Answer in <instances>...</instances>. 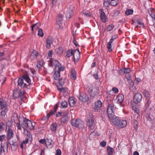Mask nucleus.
<instances>
[{
	"label": "nucleus",
	"instance_id": "nucleus-50",
	"mask_svg": "<svg viewBox=\"0 0 155 155\" xmlns=\"http://www.w3.org/2000/svg\"><path fill=\"white\" fill-rule=\"evenodd\" d=\"M109 4V2L107 0H104V5L105 7H108Z\"/></svg>",
	"mask_w": 155,
	"mask_h": 155
},
{
	"label": "nucleus",
	"instance_id": "nucleus-33",
	"mask_svg": "<svg viewBox=\"0 0 155 155\" xmlns=\"http://www.w3.org/2000/svg\"><path fill=\"white\" fill-rule=\"evenodd\" d=\"M68 120V117L66 114H64L61 119V123H64Z\"/></svg>",
	"mask_w": 155,
	"mask_h": 155
},
{
	"label": "nucleus",
	"instance_id": "nucleus-36",
	"mask_svg": "<svg viewBox=\"0 0 155 155\" xmlns=\"http://www.w3.org/2000/svg\"><path fill=\"white\" fill-rule=\"evenodd\" d=\"M38 56V53L36 51H34L30 56V58L31 59H33V58H36Z\"/></svg>",
	"mask_w": 155,
	"mask_h": 155
},
{
	"label": "nucleus",
	"instance_id": "nucleus-46",
	"mask_svg": "<svg viewBox=\"0 0 155 155\" xmlns=\"http://www.w3.org/2000/svg\"><path fill=\"white\" fill-rule=\"evenodd\" d=\"M114 27V26L113 25H109L107 28V30L108 31H110L112 30Z\"/></svg>",
	"mask_w": 155,
	"mask_h": 155
},
{
	"label": "nucleus",
	"instance_id": "nucleus-40",
	"mask_svg": "<svg viewBox=\"0 0 155 155\" xmlns=\"http://www.w3.org/2000/svg\"><path fill=\"white\" fill-rule=\"evenodd\" d=\"M73 51L72 50H69L67 51L66 52V56L68 57H69L73 54Z\"/></svg>",
	"mask_w": 155,
	"mask_h": 155
},
{
	"label": "nucleus",
	"instance_id": "nucleus-35",
	"mask_svg": "<svg viewBox=\"0 0 155 155\" xmlns=\"http://www.w3.org/2000/svg\"><path fill=\"white\" fill-rule=\"evenodd\" d=\"M133 108L135 113L137 114H138L140 112L139 107L137 106H135L133 107Z\"/></svg>",
	"mask_w": 155,
	"mask_h": 155
},
{
	"label": "nucleus",
	"instance_id": "nucleus-38",
	"mask_svg": "<svg viewBox=\"0 0 155 155\" xmlns=\"http://www.w3.org/2000/svg\"><path fill=\"white\" fill-rule=\"evenodd\" d=\"M66 16L67 18H70L73 15V13L67 11L66 13Z\"/></svg>",
	"mask_w": 155,
	"mask_h": 155
},
{
	"label": "nucleus",
	"instance_id": "nucleus-17",
	"mask_svg": "<svg viewBox=\"0 0 155 155\" xmlns=\"http://www.w3.org/2000/svg\"><path fill=\"white\" fill-rule=\"evenodd\" d=\"M57 23L60 28L63 27L61 26L62 23V15H59L58 16L57 19Z\"/></svg>",
	"mask_w": 155,
	"mask_h": 155
},
{
	"label": "nucleus",
	"instance_id": "nucleus-42",
	"mask_svg": "<svg viewBox=\"0 0 155 155\" xmlns=\"http://www.w3.org/2000/svg\"><path fill=\"white\" fill-rule=\"evenodd\" d=\"M144 27L143 23L142 21H139L137 25L136 26V27L139 28H143Z\"/></svg>",
	"mask_w": 155,
	"mask_h": 155
},
{
	"label": "nucleus",
	"instance_id": "nucleus-31",
	"mask_svg": "<svg viewBox=\"0 0 155 155\" xmlns=\"http://www.w3.org/2000/svg\"><path fill=\"white\" fill-rule=\"evenodd\" d=\"M22 78L23 79H24V80L25 82H27L28 84L30 83L31 80L28 76L26 75H24Z\"/></svg>",
	"mask_w": 155,
	"mask_h": 155
},
{
	"label": "nucleus",
	"instance_id": "nucleus-8",
	"mask_svg": "<svg viewBox=\"0 0 155 155\" xmlns=\"http://www.w3.org/2000/svg\"><path fill=\"white\" fill-rule=\"evenodd\" d=\"M78 97L81 101L83 102H86L88 100V96L84 92L80 93Z\"/></svg>",
	"mask_w": 155,
	"mask_h": 155
},
{
	"label": "nucleus",
	"instance_id": "nucleus-37",
	"mask_svg": "<svg viewBox=\"0 0 155 155\" xmlns=\"http://www.w3.org/2000/svg\"><path fill=\"white\" fill-rule=\"evenodd\" d=\"M143 94L144 95V97L146 98V99H148L150 96V94L147 91L145 90L143 93Z\"/></svg>",
	"mask_w": 155,
	"mask_h": 155
},
{
	"label": "nucleus",
	"instance_id": "nucleus-1",
	"mask_svg": "<svg viewBox=\"0 0 155 155\" xmlns=\"http://www.w3.org/2000/svg\"><path fill=\"white\" fill-rule=\"evenodd\" d=\"M0 109L2 110L1 112V117L3 120H5L7 117L6 113L8 111L6 103L5 102L0 99Z\"/></svg>",
	"mask_w": 155,
	"mask_h": 155
},
{
	"label": "nucleus",
	"instance_id": "nucleus-21",
	"mask_svg": "<svg viewBox=\"0 0 155 155\" xmlns=\"http://www.w3.org/2000/svg\"><path fill=\"white\" fill-rule=\"evenodd\" d=\"M57 108V106H55L54 107L53 110H51L50 112L47 114V119H48L51 116L53 115H54L56 112V110Z\"/></svg>",
	"mask_w": 155,
	"mask_h": 155
},
{
	"label": "nucleus",
	"instance_id": "nucleus-7",
	"mask_svg": "<svg viewBox=\"0 0 155 155\" xmlns=\"http://www.w3.org/2000/svg\"><path fill=\"white\" fill-rule=\"evenodd\" d=\"M24 79H23L22 78L18 79V85L21 88L24 89H27L28 87V86L29 85V84L27 85Z\"/></svg>",
	"mask_w": 155,
	"mask_h": 155
},
{
	"label": "nucleus",
	"instance_id": "nucleus-25",
	"mask_svg": "<svg viewBox=\"0 0 155 155\" xmlns=\"http://www.w3.org/2000/svg\"><path fill=\"white\" fill-rule=\"evenodd\" d=\"M76 78V74L74 70H72L71 71V78L73 80H75Z\"/></svg>",
	"mask_w": 155,
	"mask_h": 155
},
{
	"label": "nucleus",
	"instance_id": "nucleus-14",
	"mask_svg": "<svg viewBox=\"0 0 155 155\" xmlns=\"http://www.w3.org/2000/svg\"><path fill=\"white\" fill-rule=\"evenodd\" d=\"M25 93V92L23 90H19L17 91H16L14 93V95L15 96L16 98H19L21 97Z\"/></svg>",
	"mask_w": 155,
	"mask_h": 155
},
{
	"label": "nucleus",
	"instance_id": "nucleus-48",
	"mask_svg": "<svg viewBox=\"0 0 155 155\" xmlns=\"http://www.w3.org/2000/svg\"><path fill=\"white\" fill-rule=\"evenodd\" d=\"M151 101L150 99H148L145 104V107L146 108H147L149 106L150 104Z\"/></svg>",
	"mask_w": 155,
	"mask_h": 155
},
{
	"label": "nucleus",
	"instance_id": "nucleus-23",
	"mask_svg": "<svg viewBox=\"0 0 155 155\" xmlns=\"http://www.w3.org/2000/svg\"><path fill=\"white\" fill-rule=\"evenodd\" d=\"M124 96L123 94H119L118 95L117 97V100L118 102L120 103V105L122 104V102L124 100Z\"/></svg>",
	"mask_w": 155,
	"mask_h": 155
},
{
	"label": "nucleus",
	"instance_id": "nucleus-59",
	"mask_svg": "<svg viewBox=\"0 0 155 155\" xmlns=\"http://www.w3.org/2000/svg\"><path fill=\"white\" fill-rule=\"evenodd\" d=\"M112 90L115 93H117L118 92V89L116 87H113L112 89Z\"/></svg>",
	"mask_w": 155,
	"mask_h": 155
},
{
	"label": "nucleus",
	"instance_id": "nucleus-29",
	"mask_svg": "<svg viewBox=\"0 0 155 155\" xmlns=\"http://www.w3.org/2000/svg\"><path fill=\"white\" fill-rule=\"evenodd\" d=\"M57 126V125L56 123L52 124L50 126L51 130L52 131H55L56 130Z\"/></svg>",
	"mask_w": 155,
	"mask_h": 155
},
{
	"label": "nucleus",
	"instance_id": "nucleus-10",
	"mask_svg": "<svg viewBox=\"0 0 155 155\" xmlns=\"http://www.w3.org/2000/svg\"><path fill=\"white\" fill-rule=\"evenodd\" d=\"M142 98L141 94L139 93L136 94L134 98V102L136 104L139 103L142 100Z\"/></svg>",
	"mask_w": 155,
	"mask_h": 155
},
{
	"label": "nucleus",
	"instance_id": "nucleus-34",
	"mask_svg": "<svg viewBox=\"0 0 155 155\" xmlns=\"http://www.w3.org/2000/svg\"><path fill=\"white\" fill-rule=\"evenodd\" d=\"M119 3L118 0H111L110 2V5L113 6H115Z\"/></svg>",
	"mask_w": 155,
	"mask_h": 155
},
{
	"label": "nucleus",
	"instance_id": "nucleus-64",
	"mask_svg": "<svg viewBox=\"0 0 155 155\" xmlns=\"http://www.w3.org/2000/svg\"><path fill=\"white\" fill-rule=\"evenodd\" d=\"M61 151L60 149H57L56 151V155H61Z\"/></svg>",
	"mask_w": 155,
	"mask_h": 155
},
{
	"label": "nucleus",
	"instance_id": "nucleus-39",
	"mask_svg": "<svg viewBox=\"0 0 155 155\" xmlns=\"http://www.w3.org/2000/svg\"><path fill=\"white\" fill-rule=\"evenodd\" d=\"M68 11L70 12L73 13V11L74 9V7L73 5H68Z\"/></svg>",
	"mask_w": 155,
	"mask_h": 155
},
{
	"label": "nucleus",
	"instance_id": "nucleus-44",
	"mask_svg": "<svg viewBox=\"0 0 155 155\" xmlns=\"http://www.w3.org/2000/svg\"><path fill=\"white\" fill-rule=\"evenodd\" d=\"M61 105L63 108H65L67 107L68 104L65 101H63L61 103Z\"/></svg>",
	"mask_w": 155,
	"mask_h": 155
},
{
	"label": "nucleus",
	"instance_id": "nucleus-41",
	"mask_svg": "<svg viewBox=\"0 0 155 155\" xmlns=\"http://www.w3.org/2000/svg\"><path fill=\"white\" fill-rule=\"evenodd\" d=\"M133 13V10L132 9H127L125 11V14L127 15H131Z\"/></svg>",
	"mask_w": 155,
	"mask_h": 155
},
{
	"label": "nucleus",
	"instance_id": "nucleus-53",
	"mask_svg": "<svg viewBox=\"0 0 155 155\" xmlns=\"http://www.w3.org/2000/svg\"><path fill=\"white\" fill-rule=\"evenodd\" d=\"M138 122L137 120H135L134 122V128L135 129H137V125L138 124Z\"/></svg>",
	"mask_w": 155,
	"mask_h": 155
},
{
	"label": "nucleus",
	"instance_id": "nucleus-20",
	"mask_svg": "<svg viewBox=\"0 0 155 155\" xmlns=\"http://www.w3.org/2000/svg\"><path fill=\"white\" fill-rule=\"evenodd\" d=\"M53 39L51 37H48L46 41V46L47 48H49L51 45L52 44Z\"/></svg>",
	"mask_w": 155,
	"mask_h": 155
},
{
	"label": "nucleus",
	"instance_id": "nucleus-47",
	"mask_svg": "<svg viewBox=\"0 0 155 155\" xmlns=\"http://www.w3.org/2000/svg\"><path fill=\"white\" fill-rule=\"evenodd\" d=\"M5 127L4 124L2 122L0 123V130L1 131L3 130Z\"/></svg>",
	"mask_w": 155,
	"mask_h": 155
},
{
	"label": "nucleus",
	"instance_id": "nucleus-11",
	"mask_svg": "<svg viewBox=\"0 0 155 155\" xmlns=\"http://www.w3.org/2000/svg\"><path fill=\"white\" fill-rule=\"evenodd\" d=\"M100 18L102 21L103 22H106L107 21V18L104 10L102 9L100 10Z\"/></svg>",
	"mask_w": 155,
	"mask_h": 155
},
{
	"label": "nucleus",
	"instance_id": "nucleus-45",
	"mask_svg": "<svg viewBox=\"0 0 155 155\" xmlns=\"http://www.w3.org/2000/svg\"><path fill=\"white\" fill-rule=\"evenodd\" d=\"M38 35L42 37L43 36L44 34L43 33L42 30L40 28L38 30Z\"/></svg>",
	"mask_w": 155,
	"mask_h": 155
},
{
	"label": "nucleus",
	"instance_id": "nucleus-3",
	"mask_svg": "<svg viewBox=\"0 0 155 155\" xmlns=\"http://www.w3.org/2000/svg\"><path fill=\"white\" fill-rule=\"evenodd\" d=\"M114 107L112 104H109L107 106V112L108 117L110 119H113L114 115Z\"/></svg>",
	"mask_w": 155,
	"mask_h": 155
},
{
	"label": "nucleus",
	"instance_id": "nucleus-2",
	"mask_svg": "<svg viewBox=\"0 0 155 155\" xmlns=\"http://www.w3.org/2000/svg\"><path fill=\"white\" fill-rule=\"evenodd\" d=\"M113 124L118 128H121L126 127L127 125L126 120H120L118 117L114 118L111 120Z\"/></svg>",
	"mask_w": 155,
	"mask_h": 155
},
{
	"label": "nucleus",
	"instance_id": "nucleus-57",
	"mask_svg": "<svg viewBox=\"0 0 155 155\" xmlns=\"http://www.w3.org/2000/svg\"><path fill=\"white\" fill-rule=\"evenodd\" d=\"M130 89L131 91H132L133 92H135L136 90V88L135 86L133 87H130Z\"/></svg>",
	"mask_w": 155,
	"mask_h": 155
},
{
	"label": "nucleus",
	"instance_id": "nucleus-58",
	"mask_svg": "<svg viewBox=\"0 0 155 155\" xmlns=\"http://www.w3.org/2000/svg\"><path fill=\"white\" fill-rule=\"evenodd\" d=\"M100 144L102 147H104L106 145V143L105 141H103Z\"/></svg>",
	"mask_w": 155,
	"mask_h": 155
},
{
	"label": "nucleus",
	"instance_id": "nucleus-63",
	"mask_svg": "<svg viewBox=\"0 0 155 155\" xmlns=\"http://www.w3.org/2000/svg\"><path fill=\"white\" fill-rule=\"evenodd\" d=\"M28 140H31V139L26 138L25 140H23L22 143L25 144H26L28 143Z\"/></svg>",
	"mask_w": 155,
	"mask_h": 155
},
{
	"label": "nucleus",
	"instance_id": "nucleus-6",
	"mask_svg": "<svg viewBox=\"0 0 155 155\" xmlns=\"http://www.w3.org/2000/svg\"><path fill=\"white\" fill-rule=\"evenodd\" d=\"M28 120L23 117H20L19 120V124L24 129H26L27 127V120Z\"/></svg>",
	"mask_w": 155,
	"mask_h": 155
},
{
	"label": "nucleus",
	"instance_id": "nucleus-32",
	"mask_svg": "<svg viewBox=\"0 0 155 155\" xmlns=\"http://www.w3.org/2000/svg\"><path fill=\"white\" fill-rule=\"evenodd\" d=\"M107 150L108 151V155H112L113 153L114 149L109 146H108L107 147Z\"/></svg>",
	"mask_w": 155,
	"mask_h": 155
},
{
	"label": "nucleus",
	"instance_id": "nucleus-24",
	"mask_svg": "<svg viewBox=\"0 0 155 155\" xmlns=\"http://www.w3.org/2000/svg\"><path fill=\"white\" fill-rule=\"evenodd\" d=\"M68 102L70 106L73 107L76 102L75 99L73 97H70L69 99Z\"/></svg>",
	"mask_w": 155,
	"mask_h": 155
},
{
	"label": "nucleus",
	"instance_id": "nucleus-28",
	"mask_svg": "<svg viewBox=\"0 0 155 155\" xmlns=\"http://www.w3.org/2000/svg\"><path fill=\"white\" fill-rule=\"evenodd\" d=\"M52 140L50 139H47L45 140V145L47 147H49L51 145Z\"/></svg>",
	"mask_w": 155,
	"mask_h": 155
},
{
	"label": "nucleus",
	"instance_id": "nucleus-5",
	"mask_svg": "<svg viewBox=\"0 0 155 155\" xmlns=\"http://www.w3.org/2000/svg\"><path fill=\"white\" fill-rule=\"evenodd\" d=\"M89 91L90 96L92 97H97L100 95L98 87H96L93 89H90Z\"/></svg>",
	"mask_w": 155,
	"mask_h": 155
},
{
	"label": "nucleus",
	"instance_id": "nucleus-19",
	"mask_svg": "<svg viewBox=\"0 0 155 155\" xmlns=\"http://www.w3.org/2000/svg\"><path fill=\"white\" fill-rule=\"evenodd\" d=\"M50 61L51 65L52 66H54L56 68L60 66L59 62L56 60L51 59L50 60Z\"/></svg>",
	"mask_w": 155,
	"mask_h": 155
},
{
	"label": "nucleus",
	"instance_id": "nucleus-56",
	"mask_svg": "<svg viewBox=\"0 0 155 155\" xmlns=\"http://www.w3.org/2000/svg\"><path fill=\"white\" fill-rule=\"evenodd\" d=\"M124 72H125V73H127L126 74H128L130 72V70L129 68H125L124 69Z\"/></svg>",
	"mask_w": 155,
	"mask_h": 155
},
{
	"label": "nucleus",
	"instance_id": "nucleus-18",
	"mask_svg": "<svg viewBox=\"0 0 155 155\" xmlns=\"http://www.w3.org/2000/svg\"><path fill=\"white\" fill-rule=\"evenodd\" d=\"M35 125V122H31V121L28 120H27V127L31 130L34 129V127Z\"/></svg>",
	"mask_w": 155,
	"mask_h": 155
},
{
	"label": "nucleus",
	"instance_id": "nucleus-49",
	"mask_svg": "<svg viewBox=\"0 0 155 155\" xmlns=\"http://www.w3.org/2000/svg\"><path fill=\"white\" fill-rule=\"evenodd\" d=\"M111 44H110V43L108 42L107 44V47L108 48L109 51H112V46Z\"/></svg>",
	"mask_w": 155,
	"mask_h": 155
},
{
	"label": "nucleus",
	"instance_id": "nucleus-15",
	"mask_svg": "<svg viewBox=\"0 0 155 155\" xmlns=\"http://www.w3.org/2000/svg\"><path fill=\"white\" fill-rule=\"evenodd\" d=\"M102 106V103L101 101L98 100L95 102L93 108L95 110H97L100 109Z\"/></svg>",
	"mask_w": 155,
	"mask_h": 155
},
{
	"label": "nucleus",
	"instance_id": "nucleus-22",
	"mask_svg": "<svg viewBox=\"0 0 155 155\" xmlns=\"http://www.w3.org/2000/svg\"><path fill=\"white\" fill-rule=\"evenodd\" d=\"M24 134L27 136V138L31 140L32 135L29 132H28L26 129H24Z\"/></svg>",
	"mask_w": 155,
	"mask_h": 155
},
{
	"label": "nucleus",
	"instance_id": "nucleus-62",
	"mask_svg": "<svg viewBox=\"0 0 155 155\" xmlns=\"http://www.w3.org/2000/svg\"><path fill=\"white\" fill-rule=\"evenodd\" d=\"M42 65V64H41L40 62L38 63L37 65V68L38 69H39L41 67Z\"/></svg>",
	"mask_w": 155,
	"mask_h": 155
},
{
	"label": "nucleus",
	"instance_id": "nucleus-54",
	"mask_svg": "<svg viewBox=\"0 0 155 155\" xmlns=\"http://www.w3.org/2000/svg\"><path fill=\"white\" fill-rule=\"evenodd\" d=\"M6 136L4 134L0 135V141H2L5 139Z\"/></svg>",
	"mask_w": 155,
	"mask_h": 155
},
{
	"label": "nucleus",
	"instance_id": "nucleus-13",
	"mask_svg": "<svg viewBox=\"0 0 155 155\" xmlns=\"http://www.w3.org/2000/svg\"><path fill=\"white\" fill-rule=\"evenodd\" d=\"M87 124L91 129H94V122L93 118L90 117L88 118V121H87Z\"/></svg>",
	"mask_w": 155,
	"mask_h": 155
},
{
	"label": "nucleus",
	"instance_id": "nucleus-26",
	"mask_svg": "<svg viewBox=\"0 0 155 155\" xmlns=\"http://www.w3.org/2000/svg\"><path fill=\"white\" fill-rule=\"evenodd\" d=\"M55 51L57 54L60 56L62 54L63 51V49L62 48H59L55 49Z\"/></svg>",
	"mask_w": 155,
	"mask_h": 155
},
{
	"label": "nucleus",
	"instance_id": "nucleus-51",
	"mask_svg": "<svg viewBox=\"0 0 155 155\" xmlns=\"http://www.w3.org/2000/svg\"><path fill=\"white\" fill-rule=\"evenodd\" d=\"M53 51L52 50H51L49 51L48 52V58H49L50 59L52 57V55Z\"/></svg>",
	"mask_w": 155,
	"mask_h": 155
},
{
	"label": "nucleus",
	"instance_id": "nucleus-55",
	"mask_svg": "<svg viewBox=\"0 0 155 155\" xmlns=\"http://www.w3.org/2000/svg\"><path fill=\"white\" fill-rule=\"evenodd\" d=\"M150 16L151 17L152 20L154 24L155 23V15L154 14H151Z\"/></svg>",
	"mask_w": 155,
	"mask_h": 155
},
{
	"label": "nucleus",
	"instance_id": "nucleus-30",
	"mask_svg": "<svg viewBox=\"0 0 155 155\" xmlns=\"http://www.w3.org/2000/svg\"><path fill=\"white\" fill-rule=\"evenodd\" d=\"M40 26V24L38 23H37L34 25H32L31 27V30L33 31L34 28L35 29V30H37L39 28Z\"/></svg>",
	"mask_w": 155,
	"mask_h": 155
},
{
	"label": "nucleus",
	"instance_id": "nucleus-60",
	"mask_svg": "<svg viewBox=\"0 0 155 155\" xmlns=\"http://www.w3.org/2000/svg\"><path fill=\"white\" fill-rule=\"evenodd\" d=\"M59 84L62 86L64 84V80L62 79H61L59 81Z\"/></svg>",
	"mask_w": 155,
	"mask_h": 155
},
{
	"label": "nucleus",
	"instance_id": "nucleus-61",
	"mask_svg": "<svg viewBox=\"0 0 155 155\" xmlns=\"http://www.w3.org/2000/svg\"><path fill=\"white\" fill-rule=\"evenodd\" d=\"M11 148L13 150H16L17 148V146L16 145H11Z\"/></svg>",
	"mask_w": 155,
	"mask_h": 155
},
{
	"label": "nucleus",
	"instance_id": "nucleus-43",
	"mask_svg": "<svg viewBox=\"0 0 155 155\" xmlns=\"http://www.w3.org/2000/svg\"><path fill=\"white\" fill-rule=\"evenodd\" d=\"M58 90L61 92L65 93V94L68 93L67 89L66 88L62 87L61 88H58Z\"/></svg>",
	"mask_w": 155,
	"mask_h": 155
},
{
	"label": "nucleus",
	"instance_id": "nucleus-27",
	"mask_svg": "<svg viewBox=\"0 0 155 155\" xmlns=\"http://www.w3.org/2000/svg\"><path fill=\"white\" fill-rule=\"evenodd\" d=\"M60 76V72L59 71H55L54 75V79L56 80H58Z\"/></svg>",
	"mask_w": 155,
	"mask_h": 155
},
{
	"label": "nucleus",
	"instance_id": "nucleus-4",
	"mask_svg": "<svg viewBox=\"0 0 155 155\" xmlns=\"http://www.w3.org/2000/svg\"><path fill=\"white\" fill-rule=\"evenodd\" d=\"M71 123L72 126L80 129H82L84 127V122L80 119L72 120Z\"/></svg>",
	"mask_w": 155,
	"mask_h": 155
},
{
	"label": "nucleus",
	"instance_id": "nucleus-16",
	"mask_svg": "<svg viewBox=\"0 0 155 155\" xmlns=\"http://www.w3.org/2000/svg\"><path fill=\"white\" fill-rule=\"evenodd\" d=\"M7 133V139L9 140L13 137L14 135L13 131L11 129L8 128Z\"/></svg>",
	"mask_w": 155,
	"mask_h": 155
},
{
	"label": "nucleus",
	"instance_id": "nucleus-52",
	"mask_svg": "<svg viewBox=\"0 0 155 155\" xmlns=\"http://www.w3.org/2000/svg\"><path fill=\"white\" fill-rule=\"evenodd\" d=\"M83 15L87 17H89L91 15V13H90V12H83Z\"/></svg>",
	"mask_w": 155,
	"mask_h": 155
},
{
	"label": "nucleus",
	"instance_id": "nucleus-9",
	"mask_svg": "<svg viewBox=\"0 0 155 155\" xmlns=\"http://www.w3.org/2000/svg\"><path fill=\"white\" fill-rule=\"evenodd\" d=\"M8 143L6 142L3 144L2 143H1V146L0 147V155L2 154L5 152H7L8 150Z\"/></svg>",
	"mask_w": 155,
	"mask_h": 155
},
{
	"label": "nucleus",
	"instance_id": "nucleus-12",
	"mask_svg": "<svg viewBox=\"0 0 155 155\" xmlns=\"http://www.w3.org/2000/svg\"><path fill=\"white\" fill-rule=\"evenodd\" d=\"M80 52L78 50H74L73 51L74 60V61H78L80 58Z\"/></svg>",
	"mask_w": 155,
	"mask_h": 155
}]
</instances>
